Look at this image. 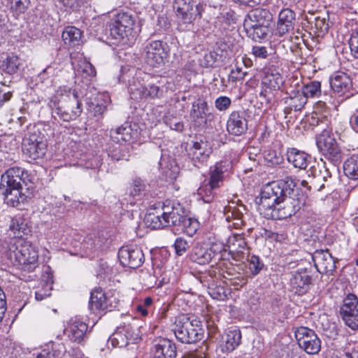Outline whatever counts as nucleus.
<instances>
[{
  "instance_id": "f257e3e1",
  "label": "nucleus",
  "mask_w": 358,
  "mask_h": 358,
  "mask_svg": "<svg viewBox=\"0 0 358 358\" xmlns=\"http://www.w3.org/2000/svg\"><path fill=\"white\" fill-rule=\"evenodd\" d=\"M296 179H284L267 184L261 192L257 203L262 215L267 219L282 220L295 215L305 204L306 197L294 187Z\"/></svg>"
},
{
  "instance_id": "f03ea898",
  "label": "nucleus",
  "mask_w": 358,
  "mask_h": 358,
  "mask_svg": "<svg viewBox=\"0 0 358 358\" xmlns=\"http://www.w3.org/2000/svg\"><path fill=\"white\" fill-rule=\"evenodd\" d=\"M27 178V172L17 166L8 169L1 175L0 191L8 206L17 207L29 198Z\"/></svg>"
},
{
  "instance_id": "7ed1b4c3",
  "label": "nucleus",
  "mask_w": 358,
  "mask_h": 358,
  "mask_svg": "<svg viewBox=\"0 0 358 358\" xmlns=\"http://www.w3.org/2000/svg\"><path fill=\"white\" fill-rule=\"evenodd\" d=\"M145 80L138 76L133 78L128 86L130 97L134 100L162 99L171 90V83L159 77H149Z\"/></svg>"
},
{
  "instance_id": "20e7f679",
  "label": "nucleus",
  "mask_w": 358,
  "mask_h": 358,
  "mask_svg": "<svg viewBox=\"0 0 358 358\" xmlns=\"http://www.w3.org/2000/svg\"><path fill=\"white\" fill-rule=\"evenodd\" d=\"M173 331L176 339L185 344L196 343L203 337L200 321L184 315L176 317Z\"/></svg>"
},
{
  "instance_id": "39448f33",
  "label": "nucleus",
  "mask_w": 358,
  "mask_h": 358,
  "mask_svg": "<svg viewBox=\"0 0 358 358\" xmlns=\"http://www.w3.org/2000/svg\"><path fill=\"white\" fill-rule=\"evenodd\" d=\"M15 250L10 252V257L14 256L15 262L22 269L27 271H34L38 266V252L36 247L22 238L15 242Z\"/></svg>"
},
{
  "instance_id": "423d86ee",
  "label": "nucleus",
  "mask_w": 358,
  "mask_h": 358,
  "mask_svg": "<svg viewBox=\"0 0 358 358\" xmlns=\"http://www.w3.org/2000/svg\"><path fill=\"white\" fill-rule=\"evenodd\" d=\"M173 8L178 18L183 24H191L197 18L201 17L204 5L201 3L196 4L194 0H174Z\"/></svg>"
},
{
  "instance_id": "0eeeda50",
  "label": "nucleus",
  "mask_w": 358,
  "mask_h": 358,
  "mask_svg": "<svg viewBox=\"0 0 358 358\" xmlns=\"http://www.w3.org/2000/svg\"><path fill=\"white\" fill-rule=\"evenodd\" d=\"M294 334L299 346L306 353L316 355L320 351L321 341L313 330L306 327H299Z\"/></svg>"
},
{
  "instance_id": "6e6552de",
  "label": "nucleus",
  "mask_w": 358,
  "mask_h": 358,
  "mask_svg": "<svg viewBox=\"0 0 358 358\" xmlns=\"http://www.w3.org/2000/svg\"><path fill=\"white\" fill-rule=\"evenodd\" d=\"M135 20L131 14L119 13L110 27V33L115 38L133 36Z\"/></svg>"
},
{
  "instance_id": "1a4fd4ad",
  "label": "nucleus",
  "mask_w": 358,
  "mask_h": 358,
  "mask_svg": "<svg viewBox=\"0 0 358 358\" xmlns=\"http://www.w3.org/2000/svg\"><path fill=\"white\" fill-rule=\"evenodd\" d=\"M23 154L31 160L42 158L45 153L46 144L36 134H30L22 140Z\"/></svg>"
},
{
  "instance_id": "9d476101",
  "label": "nucleus",
  "mask_w": 358,
  "mask_h": 358,
  "mask_svg": "<svg viewBox=\"0 0 358 358\" xmlns=\"http://www.w3.org/2000/svg\"><path fill=\"white\" fill-rule=\"evenodd\" d=\"M340 314L347 326L358 329V299L355 294H350L344 299Z\"/></svg>"
},
{
  "instance_id": "9b49d317",
  "label": "nucleus",
  "mask_w": 358,
  "mask_h": 358,
  "mask_svg": "<svg viewBox=\"0 0 358 358\" xmlns=\"http://www.w3.org/2000/svg\"><path fill=\"white\" fill-rule=\"evenodd\" d=\"M118 258L123 266L131 268L140 267L145 261L143 252L137 245L122 246L119 250Z\"/></svg>"
},
{
  "instance_id": "f8f14e48",
  "label": "nucleus",
  "mask_w": 358,
  "mask_h": 358,
  "mask_svg": "<svg viewBox=\"0 0 358 358\" xmlns=\"http://www.w3.org/2000/svg\"><path fill=\"white\" fill-rule=\"evenodd\" d=\"M166 44L162 41H152L145 47V61L151 66L156 67L164 63L168 56Z\"/></svg>"
},
{
  "instance_id": "ddd939ff",
  "label": "nucleus",
  "mask_w": 358,
  "mask_h": 358,
  "mask_svg": "<svg viewBox=\"0 0 358 358\" xmlns=\"http://www.w3.org/2000/svg\"><path fill=\"white\" fill-rule=\"evenodd\" d=\"M331 90L340 96L350 98L355 94L352 87V81L350 77L345 73L338 71L329 78Z\"/></svg>"
},
{
  "instance_id": "4468645a",
  "label": "nucleus",
  "mask_w": 358,
  "mask_h": 358,
  "mask_svg": "<svg viewBox=\"0 0 358 358\" xmlns=\"http://www.w3.org/2000/svg\"><path fill=\"white\" fill-rule=\"evenodd\" d=\"M212 153L210 143L203 140L196 141L188 151V157L194 166L200 168L205 166Z\"/></svg>"
},
{
  "instance_id": "2eb2a0df",
  "label": "nucleus",
  "mask_w": 358,
  "mask_h": 358,
  "mask_svg": "<svg viewBox=\"0 0 358 358\" xmlns=\"http://www.w3.org/2000/svg\"><path fill=\"white\" fill-rule=\"evenodd\" d=\"M224 215L227 222H232L234 227L239 229L245 224L248 210L241 202L231 201L224 208Z\"/></svg>"
},
{
  "instance_id": "dca6fc26",
  "label": "nucleus",
  "mask_w": 358,
  "mask_h": 358,
  "mask_svg": "<svg viewBox=\"0 0 358 358\" xmlns=\"http://www.w3.org/2000/svg\"><path fill=\"white\" fill-rule=\"evenodd\" d=\"M314 266L322 274L332 275L336 268V261L328 250H317L312 256Z\"/></svg>"
},
{
  "instance_id": "f3484780",
  "label": "nucleus",
  "mask_w": 358,
  "mask_h": 358,
  "mask_svg": "<svg viewBox=\"0 0 358 358\" xmlns=\"http://www.w3.org/2000/svg\"><path fill=\"white\" fill-rule=\"evenodd\" d=\"M162 210L166 220V227H178L186 215L184 208L180 203L164 204Z\"/></svg>"
},
{
  "instance_id": "a211bd4d",
  "label": "nucleus",
  "mask_w": 358,
  "mask_h": 358,
  "mask_svg": "<svg viewBox=\"0 0 358 358\" xmlns=\"http://www.w3.org/2000/svg\"><path fill=\"white\" fill-rule=\"evenodd\" d=\"M227 129L234 136H241L248 130V121L244 111H233L227 120Z\"/></svg>"
},
{
  "instance_id": "6ab92c4d",
  "label": "nucleus",
  "mask_w": 358,
  "mask_h": 358,
  "mask_svg": "<svg viewBox=\"0 0 358 358\" xmlns=\"http://www.w3.org/2000/svg\"><path fill=\"white\" fill-rule=\"evenodd\" d=\"M296 20L295 13L289 8L282 9L278 15L276 35L282 36L294 29Z\"/></svg>"
},
{
  "instance_id": "aec40b11",
  "label": "nucleus",
  "mask_w": 358,
  "mask_h": 358,
  "mask_svg": "<svg viewBox=\"0 0 358 358\" xmlns=\"http://www.w3.org/2000/svg\"><path fill=\"white\" fill-rule=\"evenodd\" d=\"M153 358H176L177 348L176 343L168 338H161L154 345Z\"/></svg>"
},
{
  "instance_id": "412c9836",
  "label": "nucleus",
  "mask_w": 358,
  "mask_h": 358,
  "mask_svg": "<svg viewBox=\"0 0 358 358\" xmlns=\"http://www.w3.org/2000/svg\"><path fill=\"white\" fill-rule=\"evenodd\" d=\"M231 163L228 160L220 161L216 162L213 166H211L209 169L208 180L215 183V185L221 187L223 184L224 179L226 174L231 169Z\"/></svg>"
},
{
  "instance_id": "4be33fe9",
  "label": "nucleus",
  "mask_w": 358,
  "mask_h": 358,
  "mask_svg": "<svg viewBox=\"0 0 358 358\" xmlns=\"http://www.w3.org/2000/svg\"><path fill=\"white\" fill-rule=\"evenodd\" d=\"M312 278L306 271H296L291 279L292 291L298 295L305 294L311 285Z\"/></svg>"
},
{
  "instance_id": "5701e85b",
  "label": "nucleus",
  "mask_w": 358,
  "mask_h": 358,
  "mask_svg": "<svg viewBox=\"0 0 358 358\" xmlns=\"http://www.w3.org/2000/svg\"><path fill=\"white\" fill-rule=\"evenodd\" d=\"M137 131H134L131 126L124 124L119 127L116 129H112L110 132V136L113 141L117 143H131L136 138Z\"/></svg>"
},
{
  "instance_id": "b1692460",
  "label": "nucleus",
  "mask_w": 358,
  "mask_h": 358,
  "mask_svg": "<svg viewBox=\"0 0 358 358\" xmlns=\"http://www.w3.org/2000/svg\"><path fill=\"white\" fill-rule=\"evenodd\" d=\"M87 324L81 321H75L64 330V334L74 342L80 343L87 334Z\"/></svg>"
},
{
  "instance_id": "393cba45",
  "label": "nucleus",
  "mask_w": 358,
  "mask_h": 358,
  "mask_svg": "<svg viewBox=\"0 0 358 358\" xmlns=\"http://www.w3.org/2000/svg\"><path fill=\"white\" fill-rule=\"evenodd\" d=\"M214 255L211 249L196 244L191 251L190 259L196 264L205 265L211 261Z\"/></svg>"
},
{
  "instance_id": "a878e982",
  "label": "nucleus",
  "mask_w": 358,
  "mask_h": 358,
  "mask_svg": "<svg viewBox=\"0 0 358 358\" xmlns=\"http://www.w3.org/2000/svg\"><path fill=\"white\" fill-rule=\"evenodd\" d=\"M248 17V19L245 22H251L257 24L270 25L273 20V15L268 10L260 8L252 10Z\"/></svg>"
},
{
  "instance_id": "bb28decb",
  "label": "nucleus",
  "mask_w": 358,
  "mask_h": 358,
  "mask_svg": "<svg viewBox=\"0 0 358 358\" xmlns=\"http://www.w3.org/2000/svg\"><path fill=\"white\" fill-rule=\"evenodd\" d=\"M287 160L296 168L305 169L308 164L310 156L296 148H291L287 153Z\"/></svg>"
},
{
  "instance_id": "cd10ccee",
  "label": "nucleus",
  "mask_w": 358,
  "mask_h": 358,
  "mask_svg": "<svg viewBox=\"0 0 358 358\" xmlns=\"http://www.w3.org/2000/svg\"><path fill=\"white\" fill-rule=\"evenodd\" d=\"M9 229L17 237L28 235L31 232V227L27 220L21 215H16L10 220Z\"/></svg>"
},
{
  "instance_id": "c85d7f7f",
  "label": "nucleus",
  "mask_w": 358,
  "mask_h": 358,
  "mask_svg": "<svg viewBox=\"0 0 358 358\" xmlns=\"http://www.w3.org/2000/svg\"><path fill=\"white\" fill-rule=\"evenodd\" d=\"M218 185L206 179L197 189V194L205 203H210L220 188Z\"/></svg>"
},
{
  "instance_id": "c756f323",
  "label": "nucleus",
  "mask_w": 358,
  "mask_h": 358,
  "mask_svg": "<svg viewBox=\"0 0 358 358\" xmlns=\"http://www.w3.org/2000/svg\"><path fill=\"white\" fill-rule=\"evenodd\" d=\"M262 83L271 90H278L283 83V78L276 69H268L265 71Z\"/></svg>"
},
{
  "instance_id": "7c9ffc66",
  "label": "nucleus",
  "mask_w": 358,
  "mask_h": 358,
  "mask_svg": "<svg viewBox=\"0 0 358 358\" xmlns=\"http://www.w3.org/2000/svg\"><path fill=\"white\" fill-rule=\"evenodd\" d=\"M90 306L92 310H106L108 301L101 288H95L91 292Z\"/></svg>"
},
{
  "instance_id": "2f4dec72",
  "label": "nucleus",
  "mask_w": 358,
  "mask_h": 358,
  "mask_svg": "<svg viewBox=\"0 0 358 358\" xmlns=\"http://www.w3.org/2000/svg\"><path fill=\"white\" fill-rule=\"evenodd\" d=\"M270 25L257 24L251 22H245L244 27L248 34L253 40H259L264 38L269 31Z\"/></svg>"
},
{
  "instance_id": "473e14b6",
  "label": "nucleus",
  "mask_w": 358,
  "mask_h": 358,
  "mask_svg": "<svg viewBox=\"0 0 358 358\" xmlns=\"http://www.w3.org/2000/svg\"><path fill=\"white\" fill-rule=\"evenodd\" d=\"M62 36L66 45L74 47L80 44L82 31L75 27H68L63 31Z\"/></svg>"
},
{
  "instance_id": "72a5a7b5",
  "label": "nucleus",
  "mask_w": 358,
  "mask_h": 358,
  "mask_svg": "<svg viewBox=\"0 0 358 358\" xmlns=\"http://www.w3.org/2000/svg\"><path fill=\"white\" fill-rule=\"evenodd\" d=\"M52 276L48 275L46 280H42L35 291V299L40 301L51 296L52 290Z\"/></svg>"
},
{
  "instance_id": "f704fd0d",
  "label": "nucleus",
  "mask_w": 358,
  "mask_h": 358,
  "mask_svg": "<svg viewBox=\"0 0 358 358\" xmlns=\"http://www.w3.org/2000/svg\"><path fill=\"white\" fill-rule=\"evenodd\" d=\"M307 101L301 92H297L294 96L286 97L285 103L287 105L285 112L289 113L294 110L295 111L301 110L306 104Z\"/></svg>"
},
{
  "instance_id": "c9c22d12",
  "label": "nucleus",
  "mask_w": 358,
  "mask_h": 358,
  "mask_svg": "<svg viewBox=\"0 0 358 358\" xmlns=\"http://www.w3.org/2000/svg\"><path fill=\"white\" fill-rule=\"evenodd\" d=\"M343 171L349 178L358 179V153L351 155L345 160L343 164Z\"/></svg>"
},
{
  "instance_id": "e433bc0d",
  "label": "nucleus",
  "mask_w": 358,
  "mask_h": 358,
  "mask_svg": "<svg viewBox=\"0 0 358 358\" xmlns=\"http://www.w3.org/2000/svg\"><path fill=\"white\" fill-rule=\"evenodd\" d=\"M4 6L10 9L13 15L24 13L29 6V0H3Z\"/></svg>"
},
{
  "instance_id": "4c0bfd02",
  "label": "nucleus",
  "mask_w": 358,
  "mask_h": 358,
  "mask_svg": "<svg viewBox=\"0 0 358 358\" xmlns=\"http://www.w3.org/2000/svg\"><path fill=\"white\" fill-rule=\"evenodd\" d=\"M106 99H108L106 96L101 95L100 98L90 103L88 110L94 117L98 119L102 118L103 114L106 110Z\"/></svg>"
},
{
  "instance_id": "58836bf2",
  "label": "nucleus",
  "mask_w": 358,
  "mask_h": 358,
  "mask_svg": "<svg viewBox=\"0 0 358 358\" xmlns=\"http://www.w3.org/2000/svg\"><path fill=\"white\" fill-rule=\"evenodd\" d=\"M317 146L321 152L328 151L329 149L337 146L338 144L334 138L329 135L324 129L323 132L317 138Z\"/></svg>"
},
{
  "instance_id": "ea45409f",
  "label": "nucleus",
  "mask_w": 358,
  "mask_h": 358,
  "mask_svg": "<svg viewBox=\"0 0 358 358\" xmlns=\"http://www.w3.org/2000/svg\"><path fill=\"white\" fill-rule=\"evenodd\" d=\"M241 341V331L239 329L231 330L226 334L224 348L227 351H233L240 345Z\"/></svg>"
},
{
  "instance_id": "a19ab883",
  "label": "nucleus",
  "mask_w": 358,
  "mask_h": 358,
  "mask_svg": "<svg viewBox=\"0 0 358 358\" xmlns=\"http://www.w3.org/2000/svg\"><path fill=\"white\" fill-rule=\"evenodd\" d=\"M145 221L148 227L153 229H159L166 227L162 212L148 213L145 217Z\"/></svg>"
},
{
  "instance_id": "79ce46f5",
  "label": "nucleus",
  "mask_w": 358,
  "mask_h": 358,
  "mask_svg": "<svg viewBox=\"0 0 358 358\" xmlns=\"http://www.w3.org/2000/svg\"><path fill=\"white\" fill-rule=\"evenodd\" d=\"M301 94L308 98L318 97L321 94V83L319 81H312L304 85L302 88Z\"/></svg>"
},
{
  "instance_id": "37998d69",
  "label": "nucleus",
  "mask_w": 358,
  "mask_h": 358,
  "mask_svg": "<svg viewBox=\"0 0 358 358\" xmlns=\"http://www.w3.org/2000/svg\"><path fill=\"white\" fill-rule=\"evenodd\" d=\"M178 227H180V230L184 233L192 236L196 233L198 229V222L196 220L189 217L185 215Z\"/></svg>"
},
{
  "instance_id": "c03bdc74",
  "label": "nucleus",
  "mask_w": 358,
  "mask_h": 358,
  "mask_svg": "<svg viewBox=\"0 0 358 358\" xmlns=\"http://www.w3.org/2000/svg\"><path fill=\"white\" fill-rule=\"evenodd\" d=\"M61 106L70 111L80 110L82 111V103L78 100L77 93L73 91L71 96H66L61 103Z\"/></svg>"
},
{
  "instance_id": "a18cd8bd",
  "label": "nucleus",
  "mask_w": 358,
  "mask_h": 358,
  "mask_svg": "<svg viewBox=\"0 0 358 358\" xmlns=\"http://www.w3.org/2000/svg\"><path fill=\"white\" fill-rule=\"evenodd\" d=\"M229 247L237 252H243V250L246 248L247 243L244 237L241 234H236L229 238Z\"/></svg>"
},
{
  "instance_id": "49530a36",
  "label": "nucleus",
  "mask_w": 358,
  "mask_h": 358,
  "mask_svg": "<svg viewBox=\"0 0 358 358\" xmlns=\"http://www.w3.org/2000/svg\"><path fill=\"white\" fill-rule=\"evenodd\" d=\"M324 155L331 161L333 164V169H336V167L341 164L342 162V152L338 147L334 146L331 149H329L328 151L322 152Z\"/></svg>"
},
{
  "instance_id": "de8ad7c7",
  "label": "nucleus",
  "mask_w": 358,
  "mask_h": 358,
  "mask_svg": "<svg viewBox=\"0 0 358 358\" xmlns=\"http://www.w3.org/2000/svg\"><path fill=\"white\" fill-rule=\"evenodd\" d=\"M109 341L113 347L117 348H124L129 344L120 326L118 327L115 331L110 336Z\"/></svg>"
},
{
  "instance_id": "09e8293b",
  "label": "nucleus",
  "mask_w": 358,
  "mask_h": 358,
  "mask_svg": "<svg viewBox=\"0 0 358 358\" xmlns=\"http://www.w3.org/2000/svg\"><path fill=\"white\" fill-rule=\"evenodd\" d=\"M53 113L57 115L63 121L69 122L70 120L76 119L77 117L80 116L81 110L78 109L74 111H70L67 109H64L63 106H59L55 110H53Z\"/></svg>"
},
{
  "instance_id": "8fccbe9b",
  "label": "nucleus",
  "mask_w": 358,
  "mask_h": 358,
  "mask_svg": "<svg viewBox=\"0 0 358 358\" xmlns=\"http://www.w3.org/2000/svg\"><path fill=\"white\" fill-rule=\"evenodd\" d=\"M120 327L127 338V341H128V343L130 341L135 343L140 338L139 335L137 333L138 329L131 324H124L120 326Z\"/></svg>"
},
{
  "instance_id": "3c124183",
  "label": "nucleus",
  "mask_w": 358,
  "mask_h": 358,
  "mask_svg": "<svg viewBox=\"0 0 358 358\" xmlns=\"http://www.w3.org/2000/svg\"><path fill=\"white\" fill-rule=\"evenodd\" d=\"M217 57L218 54L214 51L206 52L199 58V63L205 68L212 67L217 62Z\"/></svg>"
},
{
  "instance_id": "603ef678",
  "label": "nucleus",
  "mask_w": 358,
  "mask_h": 358,
  "mask_svg": "<svg viewBox=\"0 0 358 358\" xmlns=\"http://www.w3.org/2000/svg\"><path fill=\"white\" fill-rule=\"evenodd\" d=\"M249 269L253 275H256L260 273L264 268V263L260 258L257 255H252L248 259Z\"/></svg>"
},
{
  "instance_id": "864d4df0",
  "label": "nucleus",
  "mask_w": 358,
  "mask_h": 358,
  "mask_svg": "<svg viewBox=\"0 0 358 358\" xmlns=\"http://www.w3.org/2000/svg\"><path fill=\"white\" fill-rule=\"evenodd\" d=\"M351 55L358 59V27L352 30L349 40Z\"/></svg>"
},
{
  "instance_id": "5fc2aeb1",
  "label": "nucleus",
  "mask_w": 358,
  "mask_h": 358,
  "mask_svg": "<svg viewBox=\"0 0 358 358\" xmlns=\"http://www.w3.org/2000/svg\"><path fill=\"white\" fill-rule=\"evenodd\" d=\"M266 161L271 165H278L282 162L283 158L280 153L275 150H268L264 154Z\"/></svg>"
},
{
  "instance_id": "6e6d98bb",
  "label": "nucleus",
  "mask_w": 358,
  "mask_h": 358,
  "mask_svg": "<svg viewBox=\"0 0 358 358\" xmlns=\"http://www.w3.org/2000/svg\"><path fill=\"white\" fill-rule=\"evenodd\" d=\"M209 294L212 296V298L224 301L227 299V291L224 287L222 286H216L215 287L209 288Z\"/></svg>"
},
{
  "instance_id": "4d7b16f0",
  "label": "nucleus",
  "mask_w": 358,
  "mask_h": 358,
  "mask_svg": "<svg viewBox=\"0 0 358 358\" xmlns=\"http://www.w3.org/2000/svg\"><path fill=\"white\" fill-rule=\"evenodd\" d=\"M20 65L19 58L17 56H10L7 57L6 62V71L9 74H13L18 69Z\"/></svg>"
},
{
  "instance_id": "13d9d810",
  "label": "nucleus",
  "mask_w": 358,
  "mask_h": 358,
  "mask_svg": "<svg viewBox=\"0 0 358 358\" xmlns=\"http://www.w3.org/2000/svg\"><path fill=\"white\" fill-rule=\"evenodd\" d=\"M189 248V243L188 242L184 239L183 238H177L174 243V248L176 250V253L179 255L182 256L184 255L187 248Z\"/></svg>"
},
{
  "instance_id": "bf43d9fd",
  "label": "nucleus",
  "mask_w": 358,
  "mask_h": 358,
  "mask_svg": "<svg viewBox=\"0 0 358 358\" xmlns=\"http://www.w3.org/2000/svg\"><path fill=\"white\" fill-rule=\"evenodd\" d=\"M231 101L230 98L226 96H219L215 99V106L220 111L227 110L231 106Z\"/></svg>"
},
{
  "instance_id": "052dcab7",
  "label": "nucleus",
  "mask_w": 358,
  "mask_h": 358,
  "mask_svg": "<svg viewBox=\"0 0 358 358\" xmlns=\"http://www.w3.org/2000/svg\"><path fill=\"white\" fill-rule=\"evenodd\" d=\"M78 71L85 75V76L94 77L96 76V70L94 66L85 60L80 64Z\"/></svg>"
},
{
  "instance_id": "680f3d73",
  "label": "nucleus",
  "mask_w": 358,
  "mask_h": 358,
  "mask_svg": "<svg viewBox=\"0 0 358 358\" xmlns=\"http://www.w3.org/2000/svg\"><path fill=\"white\" fill-rule=\"evenodd\" d=\"M145 187L146 185L141 179L134 180L130 189V194L134 196L139 195L145 189Z\"/></svg>"
},
{
  "instance_id": "e2e57ef3",
  "label": "nucleus",
  "mask_w": 358,
  "mask_h": 358,
  "mask_svg": "<svg viewBox=\"0 0 358 358\" xmlns=\"http://www.w3.org/2000/svg\"><path fill=\"white\" fill-rule=\"evenodd\" d=\"M61 355L62 352L59 350L44 349L36 355V358H61Z\"/></svg>"
},
{
  "instance_id": "0e129e2a",
  "label": "nucleus",
  "mask_w": 358,
  "mask_h": 358,
  "mask_svg": "<svg viewBox=\"0 0 358 358\" xmlns=\"http://www.w3.org/2000/svg\"><path fill=\"white\" fill-rule=\"evenodd\" d=\"M190 116L192 118V120L197 122L199 124H201L202 123H205L206 121V117L209 116V115L206 113H203L201 111L199 110L198 109L195 108H192Z\"/></svg>"
},
{
  "instance_id": "69168bd1",
  "label": "nucleus",
  "mask_w": 358,
  "mask_h": 358,
  "mask_svg": "<svg viewBox=\"0 0 358 358\" xmlns=\"http://www.w3.org/2000/svg\"><path fill=\"white\" fill-rule=\"evenodd\" d=\"M314 27L317 31L324 33L329 29V24L326 22L324 17L317 16L315 18Z\"/></svg>"
},
{
  "instance_id": "338daca9",
  "label": "nucleus",
  "mask_w": 358,
  "mask_h": 358,
  "mask_svg": "<svg viewBox=\"0 0 358 358\" xmlns=\"http://www.w3.org/2000/svg\"><path fill=\"white\" fill-rule=\"evenodd\" d=\"M251 53L255 57L259 59H266L268 56L266 48L262 45L252 46Z\"/></svg>"
},
{
  "instance_id": "774afa93",
  "label": "nucleus",
  "mask_w": 358,
  "mask_h": 358,
  "mask_svg": "<svg viewBox=\"0 0 358 358\" xmlns=\"http://www.w3.org/2000/svg\"><path fill=\"white\" fill-rule=\"evenodd\" d=\"M85 247L91 252H94L101 248L99 238H89L85 243Z\"/></svg>"
}]
</instances>
